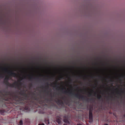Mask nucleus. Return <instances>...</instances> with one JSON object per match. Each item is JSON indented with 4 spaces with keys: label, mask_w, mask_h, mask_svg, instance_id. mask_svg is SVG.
<instances>
[{
    "label": "nucleus",
    "mask_w": 125,
    "mask_h": 125,
    "mask_svg": "<svg viewBox=\"0 0 125 125\" xmlns=\"http://www.w3.org/2000/svg\"><path fill=\"white\" fill-rule=\"evenodd\" d=\"M17 68L13 69V70H9L8 68L4 67H0V77L3 78L5 77V79L8 80L11 76L19 77V79L18 82H15L11 85L12 87L19 89L21 84V81L24 79H26L27 76L25 75H23L22 76H19V73H17L14 71H16Z\"/></svg>",
    "instance_id": "obj_1"
},
{
    "label": "nucleus",
    "mask_w": 125,
    "mask_h": 125,
    "mask_svg": "<svg viewBox=\"0 0 125 125\" xmlns=\"http://www.w3.org/2000/svg\"><path fill=\"white\" fill-rule=\"evenodd\" d=\"M89 118L90 120H92V113L90 111L89 112Z\"/></svg>",
    "instance_id": "obj_2"
},
{
    "label": "nucleus",
    "mask_w": 125,
    "mask_h": 125,
    "mask_svg": "<svg viewBox=\"0 0 125 125\" xmlns=\"http://www.w3.org/2000/svg\"><path fill=\"white\" fill-rule=\"evenodd\" d=\"M64 122L65 123L67 124H69V121L67 119H65L64 120Z\"/></svg>",
    "instance_id": "obj_3"
},
{
    "label": "nucleus",
    "mask_w": 125,
    "mask_h": 125,
    "mask_svg": "<svg viewBox=\"0 0 125 125\" xmlns=\"http://www.w3.org/2000/svg\"><path fill=\"white\" fill-rule=\"evenodd\" d=\"M56 121L59 124H61V121L60 119L57 118L56 119Z\"/></svg>",
    "instance_id": "obj_4"
},
{
    "label": "nucleus",
    "mask_w": 125,
    "mask_h": 125,
    "mask_svg": "<svg viewBox=\"0 0 125 125\" xmlns=\"http://www.w3.org/2000/svg\"><path fill=\"white\" fill-rule=\"evenodd\" d=\"M75 96L77 98H80L81 97V95L78 94H75Z\"/></svg>",
    "instance_id": "obj_5"
},
{
    "label": "nucleus",
    "mask_w": 125,
    "mask_h": 125,
    "mask_svg": "<svg viewBox=\"0 0 125 125\" xmlns=\"http://www.w3.org/2000/svg\"><path fill=\"white\" fill-rule=\"evenodd\" d=\"M32 78L33 75V67L32 65Z\"/></svg>",
    "instance_id": "obj_6"
},
{
    "label": "nucleus",
    "mask_w": 125,
    "mask_h": 125,
    "mask_svg": "<svg viewBox=\"0 0 125 125\" xmlns=\"http://www.w3.org/2000/svg\"><path fill=\"white\" fill-rule=\"evenodd\" d=\"M23 124V122L22 120H21L19 122V125H22Z\"/></svg>",
    "instance_id": "obj_7"
},
{
    "label": "nucleus",
    "mask_w": 125,
    "mask_h": 125,
    "mask_svg": "<svg viewBox=\"0 0 125 125\" xmlns=\"http://www.w3.org/2000/svg\"><path fill=\"white\" fill-rule=\"evenodd\" d=\"M37 69H38V73L39 74V76H41V74H40V72H39V67H38Z\"/></svg>",
    "instance_id": "obj_8"
},
{
    "label": "nucleus",
    "mask_w": 125,
    "mask_h": 125,
    "mask_svg": "<svg viewBox=\"0 0 125 125\" xmlns=\"http://www.w3.org/2000/svg\"><path fill=\"white\" fill-rule=\"evenodd\" d=\"M45 122L46 124H49V121H46Z\"/></svg>",
    "instance_id": "obj_9"
},
{
    "label": "nucleus",
    "mask_w": 125,
    "mask_h": 125,
    "mask_svg": "<svg viewBox=\"0 0 125 125\" xmlns=\"http://www.w3.org/2000/svg\"><path fill=\"white\" fill-rule=\"evenodd\" d=\"M26 121L27 122V123H29V120L28 119H27L26 120Z\"/></svg>",
    "instance_id": "obj_10"
},
{
    "label": "nucleus",
    "mask_w": 125,
    "mask_h": 125,
    "mask_svg": "<svg viewBox=\"0 0 125 125\" xmlns=\"http://www.w3.org/2000/svg\"><path fill=\"white\" fill-rule=\"evenodd\" d=\"M22 69H23V70H24L25 71V72H27V70H26V69H25V68H23Z\"/></svg>",
    "instance_id": "obj_11"
},
{
    "label": "nucleus",
    "mask_w": 125,
    "mask_h": 125,
    "mask_svg": "<svg viewBox=\"0 0 125 125\" xmlns=\"http://www.w3.org/2000/svg\"><path fill=\"white\" fill-rule=\"evenodd\" d=\"M39 125H44V123H42L41 124H39Z\"/></svg>",
    "instance_id": "obj_12"
},
{
    "label": "nucleus",
    "mask_w": 125,
    "mask_h": 125,
    "mask_svg": "<svg viewBox=\"0 0 125 125\" xmlns=\"http://www.w3.org/2000/svg\"><path fill=\"white\" fill-rule=\"evenodd\" d=\"M64 125H67V124L65 123V124H64Z\"/></svg>",
    "instance_id": "obj_13"
},
{
    "label": "nucleus",
    "mask_w": 125,
    "mask_h": 125,
    "mask_svg": "<svg viewBox=\"0 0 125 125\" xmlns=\"http://www.w3.org/2000/svg\"><path fill=\"white\" fill-rule=\"evenodd\" d=\"M77 125H81V124H78Z\"/></svg>",
    "instance_id": "obj_14"
},
{
    "label": "nucleus",
    "mask_w": 125,
    "mask_h": 125,
    "mask_svg": "<svg viewBox=\"0 0 125 125\" xmlns=\"http://www.w3.org/2000/svg\"><path fill=\"white\" fill-rule=\"evenodd\" d=\"M104 125H108L107 124H105Z\"/></svg>",
    "instance_id": "obj_15"
},
{
    "label": "nucleus",
    "mask_w": 125,
    "mask_h": 125,
    "mask_svg": "<svg viewBox=\"0 0 125 125\" xmlns=\"http://www.w3.org/2000/svg\"><path fill=\"white\" fill-rule=\"evenodd\" d=\"M63 77H62V76H61V78H63Z\"/></svg>",
    "instance_id": "obj_16"
}]
</instances>
